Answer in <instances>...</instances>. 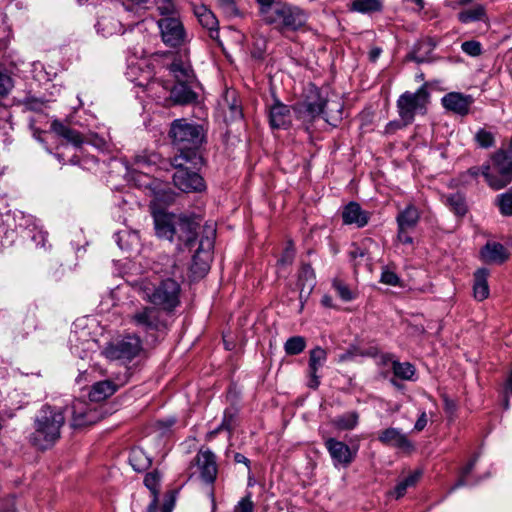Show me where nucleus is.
I'll return each instance as SVG.
<instances>
[{"instance_id": "nucleus-1", "label": "nucleus", "mask_w": 512, "mask_h": 512, "mask_svg": "<svg viewBox=\"0 0 512 512\" xmlns=\"http://www.w3.org/2000/svg\"><path fill=\"white\" fill-rule=\"evenodd\" d=\"M154 227L159 238L175 243L178 250H184L194 246L199 222L194 216L157 212L154 214Z\"/></svg>"}, {"instance_id": "nucleus-2", "label": "nucleus", "mask_w": 512, "mask_h": 512, "mask_svg": "<svg viewBox=\"0 0 512 512\" xmlns=\"http://www.w3.org/2000/svg\"><path fill=\"white\" fill-rule=\"evenodd\" d=\"M173 147L177 154L171 158V166H181L186 160H202L199 149L205 141V131L202 125L189 122L185 118L175 119L169 130Z\"/></svg>"}, {"instance_id": "nucleus-3", "label": "nucleus", "mask_w": 512, "mask_h": 512, "mask_svg": "<svg viewBox=\"0 0 512 512\" xmlns=\"http://www.w3.org/2000/svg\"><path fill=\"white\" fill-rule=\"evenodd\" d=\"M64 423L65 417L61 409L50 405L42 406L34 419L30 443L40 450L51 448L59 440Z\"/></svg>"}, {"instance_id": "nucleus-4", "label": "nucleus", "mask_w": 512, "mask_h": 512, "mask_svg": "<svg viewBox=\"0 0 512 512\" xmlns=\"http://www.w3.org/2000/svg\"><path fill=\"white\" fill-rule=\"evenodd\" d=\"M138 291L143 300L150 302L154 307L171 313L180 304V284L172 279L162 280L157 286L142 281L138 285Z\"/></svg>"}, {"instance_id": "nucleus-5", "label": "nucleus", "mask_w": 512, "mask_h": 512, "mask_svg": "<svg viewBox=\"0 0 512 512\" xmlns=\"http://www.w3.org/2000/svg\"><path fill=\"white\" fill-rule=\"evenodd\" d=\"M307 20V13L302 8L278 1L275 8L262 21L284 35L302 30Z\"/></svg>"}, {"instance_id": "nucleus-6", "label": "nucleus", "mask_w": 512, "mask_h": 512, "mask_svg": "<svg viewBox=\"0 0 512 512\" xmlns=\"http://www.w3.org/2000/svg\"><path fill=\"white\" fill-rule=\"evenodd\" d=\"M492 165L483 164L482 176L489 187L500 190L512 180V159L505 150H498L491 156Z\"/></svg>"}, {"instance_id": "nucleus-7", "label": "nucleus", "mask_w": 512, "mask_h": 512, "mask_svg": "<svg viewBox=\"0 0 512 512\" xmlns=\"http://www.w3.org/2000/svg\"><path fill=\"white\" fill-rule=\"evenodd\" d=\"M216 230L213 225H205L197 250L192 257L191 273L195 278H202L210 269Z\"/></svg>"}, {"instance_id": "nucleus-8", "label": "nucleus", "mask_w": 512, "mask_h": 512, "mask_svg": "<svg viewBox=\"0 0 512 512\" xmlns=\"http://www.w3.org/2000/svg\"><path fill=\"white\" fill-rule=\"evenodd\" d=\"M429 102V93L424 87L416 92L406 91L397 100L398 114L403 124L409 125L416 114H425Z\"/></svg>"}, {"instance_id": "nucleus-9", "label": "nucleus", "mask_w": 512, "mask_h": 512, "mask_svg": "<svg viewBox=\"0 0 512 512\" xmlns=\"http://www.w3.org/2000/svg\"><path fill=\"white\" fill-rule=\"evenodd\" d=\"M202 160H184L181 166H170L176 169L173 174V183L175 187L184 193L202 192L206 185L202 176L193 170Z\"/></svg>"}, {"instance_id": "nucleus-10", "label": "nucleus", "mask_w": 512, "mask_h": 512, "mask_svg": "<svg viewBox=\"0 0 512 512\" xmlns=\"http://www.w3.org/2000/svg\"><path fill=\"white\" fill-rule=\"evenodd\" d=\"M142 351V341L136 334H129L120 340L110 343L104 350L105 356L110 360L130 362Z\"/></svg>"}, {"instance_id": "nucleus-11", "label": "nucleus", "mask_w": 512, "mask_h": 512, "mask_svg": "<svg viewBox=\"0 0 512 512\" xmlns=\"http://www.w3.org/2000/svg\"><path fill=\"white\" fill-rule=\"evenodd\" d=\"M129 319L133 326L145 334L166 329V322L161 318V312L156 307L142 306L133 312Z\"/></svg>"}, {"instance_id": "nucleus-12", "label": "nucleus", "mask_w": 512, "mask_h": 512, "mask_svg": "<svg viewBox=\"0 0 512 512\" xmlns=\"http://www.w3.org/2000/svg\"><path fill=\"white\" fill-rule=\"evenodd\" d=\"M326 104L327 101L320 95V91L312 87L305 100L295 104L292 109L298 119L310 122L321 115H326L324 110Z\"/></svg>"}, {"instance_id": "nucleus-13", "label": "nucleus", "mask_w": 512, "mask_h": 512, "mask_svg": "<svg viewBox=\"0 0 512 512\" xmlns=\"http://www.w3.org/2000/svg\"><path fill=\"white\" fill-rule=\"evenodd\" d=\"M71 426L81 428L99 422L103 417V411L96 404L85 400L76 399L71 404Z\"/></svg>"}, {"instance_id": "nucleus-14", "label": "nucleus", "mask_w": 512, "mask_h": 512, "mask_svg": "<svg viewBox=\"0 0 512 512\" xmlns=\"http://www.w3.org/2000/svg\"><path fill=\"white\" fill-rule=\"evenodd\" d=\"M161 39L166 46L179 48L187 43V34L179 18L168 16L157 22Z\"/></svg>"}, {"instance_id": "nucleus-15", "label": "nucleus", "mask_w": 512, "mask_h": 512, "mask_svg": "<svg viewBox=\"0 0 512 512\" xmlns=\"http://www.w3.org/2000/svg\"><path fill=\"white\" fill-rule=\"evenodd\" d=\"M171 158L164 159L160 154L156 152H143L134 157V165L136 166V170L141 172L140 177L143 176L147 181L144 182V185L149 187L151 184V179L148 177V172L152 171V167H156L161 170H169L171 166Z\"/></svg>"}, {"instance_id": "nucleus-16", "label": "nucleus", "mask_w": 512, "mask_h": 512, "mask_svg": "<svg viewBox=\"0 0 512 512\" xmlns=\"http://www.w3.org/2000/svg\"><path fill=\"white\" fill-rule=\"evenodd\" d=\"M324 445L335 467H347L355 459L356 452H353L346 443L340 440L333 437H327L324 439Z\"/></svg>"}, {"instance_id": "nucleus-17", "label": "nucleus", "mask_w": 512, "mask_h": 512, "mask_svg": "<svg viewBox=\"0 0 512 512\" xmlns=\"http://www.w3.org/2000/svg\"><path fill=\"white\" fill-rule=\"evenodd\" d=\"M378 440L385 446L395 448L407 454L415 449L413 442L398 428L390 427L381 431L378 434Z\"/></svg>"}, {"instance_id": "nucleus-18", "label": "nucleus", "mask_w": 512, "mask_h": 512, "mask_svg": "<svg viewBox=\"0 0 512 512\" xmlns=\"http://www.w3.org/2000/svg\"><path fill=\"white\" fill-rule=\"evenodd\" d=\"M441 103L443 107L459 116H466L470 112V108L474 103L472 95H466L460 92H450L445 94Z\"/></svg>"}, {"instance_id": "nucleus-19", "label": "nucleus", "mask_w": 512, "mask_h": 512, "mask_svg": "<svg viewBox=\"0 0 512 512\" xmlns=\"http://www.w3.org/2000/svg\"><path fill=\"white\" fill-rule=\"evenodd\" d=\"M128 377L123 379L116 378V380H103L94 383L89 391V400L91 402H101L108 397L112 396L121 386L126 384Z\"/></svg>"}, {"instance_id": "nucleus-20", "label": "nucleus", "mask_w": 512, "mask_h": 512, "mask_svg": "<svg viewBox=\"0 0 512 512\" xmlns=\"http://www.w3.org/2000/svg\"><path fill=\"white\" fill-rule=\"evenodd\" d=\"M327 361V351L320 347L316 346L309 352V361H308V374L310 380L308 382V386L311 389H317L320 385V375H318V371L324 366Z\"/></svg>"}, {"instance_id": "nucleus-21", "label": "nucleus", "mask_w": 512, "mask_h": 512, "mask_svg": "<svg viewBox=\"0 0 512 512\" xmlns=\"http://www.w3.org/2000/svg\"><path fill=\"white\" fill-rule=\"evenodd\" d=\"M196 465L200 471L201 479L208 483L212 484L216 480L217 477V464H216V456L210 450L199 451L196 455Z\"/></svg>"}, {"instance_id": "nucleus-22", "label": "nucleus", "mask_w": 512, "mask_h": 512, "mask_svg": "<svg viewBox=\"0 0 512 512\" xmlns=\"http://www.w3.org/2000/svg\"><path fill=\"white\" fill-rule=\"evenodd\" d=\"M269 123L273 129L289 128L292 124L291 108L279 100H275L269 109Z\"/></svg>"}, {"instance_id": "nucleus-23", "label": "nucleus", "mask_w": 512, "mask_h": 512, "mask_svg": "<svg viewBox=\"0 0 512 512\" xmlns=\"http://www.w3.org/2000/svg\"><path fill=\"white\" fill-rule=\"evenodd\" d=\"M196 83H175L170 89V99L179 105H188L197 101L198 95L195 92Z\"/></svg>"}, {"instance_id": "nucleus-24", "label": "nucleus", "mask_w": 512, "mask_h": 512, "mask_svg": "<svg viewBox=\"0 0 512 512\" xmlns=\"http://www.w3.org/2000/svg\"><path fill=\"white\" fill-rule=\"evenodd\" d=\"M168 69L175 83H196L197 81L192 65L187 59H174Z\"/></svg>"}, {"instance_id": "nucleus-25", "label": "nucleus", "mask_w": 512, "mask_h": 512, "mask_svg": "<svg viewBox=\"0 0 512 512\" xmlns=\"http://www.w3.org/2000/svg\"><path fill=\"white\" fill-rule=\"evenodd\" d=\"M369 212L363 210L356 202L348 203L342 211V220L346 225H356L358 228L366 226L369 222Z\"/></svg>"}, {"instance_id": "nucleus-26", "label": "nucleus", "mask_w": 512, "mask_h": 512, "mask_svg": "<svg viewBox=\"0 0 512 512\" xmlns=\"http://www.w3.org/2000/svg\"><path fill=\"white\" fill-rule=\"evenodd\" d=\"M194 14L211 39L219 42V22L214 13L204 5L195 6Z\"/></svg>"}, {"instance_id": "nucleus-27", "label": "nucleus", "mask_w": 512, "mask_h": 512, "mask_svg": "<svg viewBox=\"0 0 512 512\" xmlns=\"http://www.w3.org/2000/svg\"><path fill=\"white\" fill-rule=\"evenodd\" d=\"M435 48L432 39H423L415 43L412 50L406 56L407 60L418 64L432 61L431 54Z\"/></svg>"}, {"instance_id": "nucleus-28", "label": "nucleus", "mask_w": 512, "mask_h": 512, "mask_svg": "<svg viewBox=\"0 0 512 512\" xmlns=\"http://www.w3.org/2000/svg\"><path fill=\"white\" fill-rule=\"evenodd\" d=\"M482 258L488 263L502 264L509 254L507 249L498 242H488L481 250Z\"/></svg>"}, {"instance_id": "nucleus-29", "label": "nucleus", "mask_w": 512, "mask_h": 512, "mask_svg": "<svg viewBox=\"0 0 512 512\" xmlns=\"http://www.w3.org/2000/svg\"><path fill=\"white\" fill-rule=\"evenodd\" d=\"M441 200L458 217H463L468 212L465 195L460 192L444 194Z\"/></svg>"}, {"instance_id": "nucleus-30", "label": "nucleus", "mask_w": 512, "mask_h": 512, "mask_svg": "<svg viewBox=\"0 0 512 512\" xmlns=\"http://www.w3.org/2000/svg\"><path fill=\"white\" fill-rule=\"evenodd\" d=\"M420 220V212L416 206L409 204L405 209L401 210L397 217L396 222L398 228L401 229H414Z\"/></svg>"}, {"instance_id": "nucleus-31", "label": "nucleus", "mask_w": 512, "mask_h": 512, "mask_svg": "<svg viewBox=\"0 0 512 512\" xmlns=\"http://www.w3.org/2000/svg\"><path fill=\"white\" fill-rule=\"evenodd\" d=\"M51 129L55 134L66 139L76 147H80L84 143L83 137L78 131L71 129L59 120L52 122Z\"/></svg>"}, {"instance_id": "nucleus-32", "label": "nucleus", "mask_w": 512, "mask_h": 512, "mask_svg": "<svg viewBox=\"0 0 512 512\" xmlns=\"http://www.w3.org/2000/svg\"><path fill=\"white\" fill-rule=\"evenodd\" d=\"M488 270L481 268L474 273L473 293L474 298L483 301L489 296V286L487 282Z\"/></svg>"}, {"instance_id": "nucleus-33", "label": "nucleus", "mask_w": 512, "mask_h": 512, "mask_svg": "<svg viewBox=\"0 0 512 512\" xmlns=\"http://www.w3.org/2000/svg\"><path fill=\"white\" fill-rule=\"evenodd\" d=\"M458 20L463 24L477 21H487L486 7L483 4H476L468 9H464L457 14Z\"/></svg>"}, {"instance_id": "nucleus-34", "label": "nucleus", "mask_w": 512, "mask_h": 512, "mask_svg": "<svg viewBox=\"0 0 512 512\" xmlns=\"http://www.w3.org/2000/svg\"><path fill=\"white\" fill-rule=\"evenodd\" d=\"M129 462L137 472L146 471L152 464V458L140 447H134L129 454Z\"/></svg>"}, {"instance_id": "nucleus-35", "label": "nucleus", "mask_w": 512, "mask_h": 512, "mask_svg": "<svg viewBox=\"0 0 512 512\" xmlns=\"http://www.w3.org/2000/svg\"><path fill=\"white\" fill-rule=\"evenodd\" d=\"M422 476L421 470H416L410 473L406 478L400 481L394 488L393 491L389 492V495L395 497V499H400L403 497L409 487H413L419 481Z\"/></svg>"}, {"instance_id": "nucleus-36", "label": "nucleus", "mask_w": 512, "mask_h": 512, "mask_svg": "<svg viewBox=\"0 0 512 512\" xmlns=\"http://www.w3.org/2000/svg\"><path fill=\"white\" fill-rule=\"evenodd\" d=\"M359 422V415L356 411H349L342 415L335 417L332 420V425L341 431L354 429Z\"/></svg>"}, {"instance_id": "nucleus-37", "label": "nucleus", "mask_w": 512, "mask_h": 512, "mask_svg": "<svg viewBox=\"0 0 512 512\" xmlns=\"http://www.w3.org/2000/svg\"><path fill=\"white\" fill-rule=\"evenodd\" d=\"M349 8L351 11L367 14L381 11L382 2L380 0H351Z\"/></svg>"}, {"instance_id": "nucleus-38", "label": "nucleus", "mask_w": 512, "mask_h": 512, "mask_svg": "<svg viewBox=\"0 0 512 512\" xmlns=\"http://www.w3.org/2000/svg\"><path fill=\"white\" fill-rule=\"evenodd\" d=\"M306 348V340L303 336H293L286 340L284 351L287 355H298Z\"/></svg>"}, {"instance_id": "nucleus-39", "label": "nucleus", "mask_w": 512, "mask_h": 512, "mask_svg": "<svg viewBox=\"0 0 512 512\" xmlns=\"http://www.w3.org/2000/svg\"><path fill=\"white\" fill-rule=\"evenodd\" d=\"M474 140L481 148L488 149L495 146V135L493 132L480 128L474 135Z\"/></svg>"}, {"instance_id": "nucleus-40", "label": "nucleus", "mask_w": 512, "mask_h": 512, "mask_svg": "<svg viewBox=\"0 0 512 512\" xmlns=\"http://www.w3.org/2000/svg\"><path fill=\"white\" fill-rule=\"evenodd\" d=\"M394 375L403 380H411L415 374V368L408 362L400 363L397 361L393 362Z\"/></svg>"}, {"instance_id": "nucleus-41", "label": "nucleus", "mask_w": 512, "mask_h": 512, "mask_svg": "<svg viewBox=\"0 0 512 512\" xmlns=\"http://www.w3.org/2000/svg\"><path fill=\"white\" fill-rule=\"evenodd\" d=\"M496 205L503 216H512V192L499 194L496 198Z\"/></svg>"}, {"instance_id": "nucleus-42", "label": "nucleus", "mask_w": 512, "mask_h": 512, "mask_svg": "<svg viewBox=\"0 0 512 512\" xmlns=\"http://www.w3.org/2000/svg\"><path fill=\"white\" fill-rule=\"evenodd\" d=\"M477 459H478V456H474L473 459L465 466L463 467V469L461 470V473H460V478L458 479V481L451 487V489L449 490V492H453L454 490H456L457 488L459 487H462V486H465V485H468L469 482L467 480V476L471 473V471L474 469L475 467V464L477 462Z\"/></svg>"}, {"instance_id": "nucleus-43", "label": "nucleus", "mask_w": 512, "mask_h": 512, "mask_svg": "<svg viewBox=\"0 0 512 512\" xmlns=\"http://www.w3.org/2000/svg\"><path fill=\"white\" fill-rule=\"evenodd\" d=\"M237 414H238V412L235 408H227L224 410L221 425L229 433H232V431L234 429V424H235V420L237 418Z\"/></svg>"}, {"instance_id": "nucleus-44", "label": "nucleus", "mask_w": 512, "mask_h": 512, "mask_svg": "<svg viewBox=\"0 0 512 512\" xmlns=\"http://www.w3.org/2000/svg\"><path fill=\"white\" fill-rule=\"evenodd\" d=\"M461 49L465 54L471 57H477L482 54V45L479 41L476 40L463 42L461 44Z\"/></svg>"}, {"instance_id": "nucleus-45", "label": "nucleus", "mask_w": 512, "mask_h": 512, "mask_svg": "<svg viewBox=\"0 0 512 512\" xmlns=\"http://www.w3.org/2000/svg\"><path fill=\"white\" fill-rule=\"evenodd\" d=\"M333 288L337 292L338 296L344 301H351L354 299L353 292L349 289V287L342 282L341 280L333 281Z\"/></svg>"}, {"instance_id": "nucleus-46", "label": "nucleus", "mask_w": 512, "mask_h": 512, "mask_svg": "<svg viewBox=\"0 0 512 512\" xmlns=\"http://www.w3.org/2000/svg\"><path fill=\"white\" fill-rule=\"evenodd\" d=\"M218 7L228 17H236L240 15L234 0H217Z\"/></svg>"}, {"instance_id": "nucleus-47", "label": "nucleus", "mask_w": 512, "mask_h": 512, "mask_svg": "<svg viewBox=\"0 0 512 512\" xmlns=\"http://www.w3.org/2000/svg\"><path fill=\"white\" fill-rule=\"evenodd\" d=\"M159 480L158 472H150L144 478V484L151 491L152 495L159 493Z\"/></svg>"}, {"instance_id": "nucleus-48", "label": "nucleus", "mask_w": 512, "mask_h": 512, "mask_svg": "<svg viewBox=\"0 0 512 512\" xmlns=\"http://www.w3.org/2000/svg\"><path fill=\"white\" fill-rule=\"evenodd\" d=\"M155 3L161 15L168 17L174 14L175 5L173 0H155Z\"/></svg>"}, {"instance_id": "nucleus-49", "label": "nucleus", "mask_w": 512, "mask_h": 512, "mask_svg": "<svg viewBox=\"0 0 512 512\" xmlns=\"http://www.w3.org/2000/svg\"><path fill=\"white\" fill-rule=\"evenodd\" d=\"M254 503L251 499V493L243 497L235 506L234 512H253Z\"/></svg>"}, {"instance_id": "nucleus-50", "label": "nucleus", "mask_w": 512, "mask_h": 512, "mask_svg": "<svg viewBox=\"0 0 512 512\" xmlns=\"http://www.w3.org/2000/svg\"><path fill=\"white\" fill-rule=\"evenodd\" d=\"M256 2L259 4V14L262 20L275 8V3H277L275 0H256Z\"/></svg>"}, {"instance_id": "nucleus-51", "label": "nucleus", "mask_w": 512, "mask_h": 512, "mask_svg": "<svg viewBox=\"0 0 512 512\" xmlns=\"http://www.w3.org/2000/svg\"><path fill=\"white\" fill-rule=\"evenodd\" d=\"M380 282L386 285L396 286L399 284V277L390 270H384L381 273Z\"/></svg>"}, {"instance_id": "nucleus-52", "label": "nucleus", "mask_w": 512, "mask_h": 512, "mask_svg": "<svg viewBox=\"0 0 512 512\" xmlns=\"http://www.w3.org/2000/svg\"><path fill=\"white\" fill-rule=\"evenodd\" d=\"M442 399L444 403V411L448 414L450 419H453L457 411V403L446 394L442 396Z\"/></svg>"}, {"instance_id": "nucleus-53", "label": "nucleus", "mask_w": 512, "mask_h": 512, "mask_svg": "<svg viewBox=\"0 0 512 512\" xmlns=\"http://www.w3.org/2000/svg\"><path fill=\"white\" fill-rule=\"evenodd\" d=\"M363 355L359 348L356 346H351L348 350H346L344 353L339 355L338 361L339 362H348L353 360L356 356Z\"/></svg>"}, {"instance_id": "nucleus-54", "label": "nucleus", "mask_w": 512, "mask_h": 512, "mask_svg": "<svg viewBox=\"0 0 512 512\" xmlns=\"http://www.w3.org/2000/svg\"><path fill=\"white\" fill-rule=\"evenodd\" d=\"M12 88V80L11 78L5 74L0 72V95L4 96L8 94L10 89Z\"/></svg>"}, {"instance_id": "nucleus-55", "label": "nucleus", "mask_w": 512, "mask_h": 512, "mask_svg": "<svg viewBox=\"0 0 512 512\" xmlns=\"http://www.w3.org/2000/svg\"><path fill=\"white\" fill-rule=\"evenodd\" d=\"M314 277V270L311 267V265L303 264L299 275L300 281L303 279H305L306 281H310V286H312Z\"/></svg>"}, {"instance_id": "nucleus-56", "label": "nucleus", "mask_w": 512, "mask_h": 512, "mask_svg": "<svg viewBox=\"0 0 512 512\" xmlns=\"http://www.w3.org/2000/svg\"><path fill=\"white\" fill-rule=\"evenodd\" d=\"M482 170H483V165L481 167H478V166L470 167L468 170H466L465 172H463L461 174V179L465 183L468 182L466 179L467 177L477 179L479 177V175H482Z\"/></svg>"}, {"instance_id": "nucleus-57", "label": "nucleus", "mask_w": 512, "mask_h": 512, "mask_svg": "<svg viewBox=\"0 0 512 512\" xmlns=\"http://www.w3.org/2000/svg\"><path fill=\"white\" fill-rule=\"evenodd\" d=\"M409 230L410 229H401V228H398L397 230V239L399 242L403 243V244H413V238L409 235Z\"/></svg>"}, {"instance_id": "nucleus-58", "label": "nucleus", "mask_w": 512, "mask_h": 512, "mask_svg": "<svg viewBox=\"0 0 512 512\" xmlns=\"http://www.w3.org/2000/svg\"><path fill=\"white\" fill-rule=\"evenodd\" d=\"M427 415H426V412L423 411L420 416L418 417L415 425H414V430L417 431V432H420L422 431L426 425H427Z\"/></svg>"}, {"instance_id": "nucleus-59", "label": "nucleus", "mask_w": 512, "mask_h": 512, "mask_svg": "<svg viewBox=\"0 0 512 512\" xmlns=\"http://www.w3.org/2000/svg\"><path fill=\"white\" fill-rule=\"evenodd\" d=\"M26 105L32 110H37L43 105V102L35 98H28L26 100Z\"/></svg>"}, {"instance_id": "nucleus-60", "label": "nucleus", "mask_w": 512, "mask_h": 512, "mask_svg": "<svg viewBox=\"0 0 512 512\" xmlns=\"http://www.w3.org/2000/svg\"><path fill=\"white\" fill-rule=\"evenodd\" d=\"M225 430L224 427H222V425L220 424L217 428H215L214 430L212 431H209L207 434H206V440L207 441H211L213 440L221 431Z\"/></svg>"}, {"instance_id": "nucleus-61", "label": "nucleus", "mask_w": 512, "mask_h": 512, "mask_svg": "<svg viewBox=\"0 0 512 512\" xmlns=\"http://www.w3.org/2000/svg\"><path fill=\"white\" fill-rule=\"evenodd\" d=\"M153 498L147 507V512H156L158 505V494H153Z\"/></svg>"}, {"instance_id": "nucleus-62", "label": "nucleus", "mask_w": 512, "mask_h": 512, "mask_svg": "<svg viewBox=\"0 0 512 512\" xmlns=\"http://www.w3.org/2000/svg\"><path fill=\"white\" fill-rule=\"evenodd\" d=\"M381 52H382V49L378 48V47L371 49L369 52V59L372 62H375L379 58Z\"/></svg>"}, {"instance_id": "nucleus-63", "label": "nucleus", "mask_w": 512, "mask_h": 512, "mask_svg": "<svg viewBox=\"0 0 512 512\" xmlns=\"http://www.w3.org/2000/svg\"><path fill=\"white\" fill-rule=\"evenodd\" d=\"M234 460L236 463H244L246 466H249L250 461L243 454L236 453L234 456Z\"/></svg>"}, {"instance_id": "nucleus-64", "label": "nucleus", "mask_w": 512, "mask_h": 512, "mask_svg": "<svg viewBox=\"0 0 512 512\" xmlns=\"http://www.w3.org/2000/svg\"><path fill=\"white\" fill-rule=\"evenodd\" d=\"M230 110L232 112V115L234 118H241L242 117V111H241V108L236 105V104H232L230 106Z\"/></svg>"}]
</instances>
